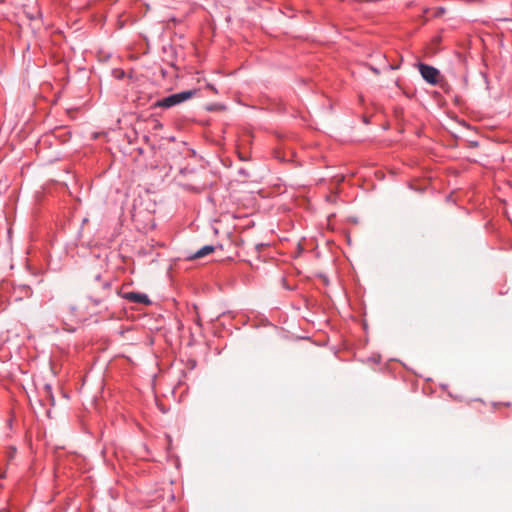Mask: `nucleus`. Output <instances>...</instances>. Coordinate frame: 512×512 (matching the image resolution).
I'll return each instance as SVG.
<instances>
[{
  "label": "nucleus",
  "instance_id": "0eeeda50",
  "mask_svg": "<svg viewBox=\"0 0 512 512\" xmlns=\"http://www.w3.org/2000/svg\"><path fill=\"white\" fill-rule=\"evenodd\" d=\"M16 454V447L15 446H8V451H7V457H8V460H12L14 458V455Z\"/></svg>",
  "mask_w": 512,
  "mask_h": 512
},
{
  "label": "nucleus",
  "instance_id": "20e7f679",
  "mask_svg": "<svg viewBox=\"0 0 512 512\" xmlns=\"http://www.w3.org/2000/svg\"><path fill=\"white\" fill-rule=\"evenodd\" d=\"M122 297L132 303L143 304V305H149L151 303L148 295L145 293L132 292V291L125 292V293H123Z\"/></svg>",
  "mask_w": 512,
  "mask_h": 512
},
{
  "label": "nucleus",
  "instance_id": "f03ea898",
  "mask_svg": "<svg viewBox=\"0 0 512 512\" xmlns=\"http://www.w3.org/2000/svg\"><path fill=\"white\" fill-rule=\"evenodd\" d=\"M110 283L109 282H103L101 284V293L95 297L89 296L87 299H85L83 306L87 309V314H94L96 313L95 307L102 304L109 296L110 294Z\"/></svg>",
  "mask_w": 512,
  "mask_h": 512
},
{
  "label": "nucleus",
  "instance_id": "1a4fd4ad",
  "mask_svg": "<svg viewBox=\"0 0 512 512\" xmlns=\"http://www.w3.org/2000/svg\"><path fill=\"white\" fill-rule=\"evenodd\" d=\"M7 426L9 428H11V426H12V419L11 418L7 420Z\"/></svg>",
  "mask_w": 512,
  "mask_h": 512
},
{
  "label": "nucleus",
  "instance_id": "9d476101",
  "mask_svg": "<svg viewBox=\"0 0 512 512\" xmlns=\"http://www.w3.org/2000/svg\"><path fill=\"white\" fill-rule=\"evenodd\" d=\"M7 234H8V237L10 238L11 237V228L7 229Z\"/></svg>",
  "mask_w": 512,
  "mask_h": 512
},
{
  "label": "nucleus",
  "instance_id": "423d86ee",
  "mask_svg": "<svg viewBox=\"0 0 512 512\" xmlns=\"http://www.w3.org/2000/svg\"><path fill=\"white\" fill-rule=\"evenodd\" d=\"M43 393L47 397L48 401L51 403V405H54L55 399L52 393V387L49 384H45L43 387Z\"/></svg>",
  "mask_w": 512,
  "mask_h": 512
},
{
  "label": "nucleus",
  "instance_id": "6e6552de",
  "mask_svg": "<svg viewBox=\"0 0 512 512\" xmlns=\"http://www.w3.org/2000/svg\"><path fill=\"white\" fill-rule=\"evenodd\" d=\"M21 291L25 296H29L31 294V289L28 286H22Z\"/></svg>",
  "mask_w": 512,
  "mask_h": 512
},
{
  "label": "nucleus",
  "instance_id": "7ed1b4c3",
  "mask_svg": "<svg viewBox=\"0 0 512 512\" xmlns=\"http://www.w3.org/2000/svg\"><path fill=\"white\" fill-rule=\"evenodd\" d=\"M419 72L422 78L431 85H436L439 81L440 72L433 66L428 64L419 63L418 65Z\"/></svg>",
  "mask_w": 512,
  "mask_h": 512
},
{
  "label": "nucleus",
  "instance_id": "39448f33",
  "mask_svg": "<svg viewBox=\"0 0 512 512\" xmlns=\"http://www.w3.org/2000/svg\"><path fill=\"white\" fill-rule=\"evenodd\" d=\"M215 250V247L213 245H205L202 248H200L198 251H196L192 256H190L191 259H198L202 258L210 253H212Z\"/></svg>",
  "mask_w": 512,
  "mask_h": 512
},
{
  "label": "nucleus",
  "instance_id": "f257e3e1",
  "mask_svg": "<svg viewBox=\"0 0 512 512\" xmlns=\"http://www.w3.org/2000/svg\"><path fill=\"white\" fill-rule=\"evenodd\" d=\"M194 94H195V91H191V90L175 93V94H172V95H169L167 97L157 100L154 103V107L168 109V108L174 107L176 105H179V104L187 101Z\"/></svg>",
  "mask_w": 512,
  "mask_h": 512
}]
</instances>
